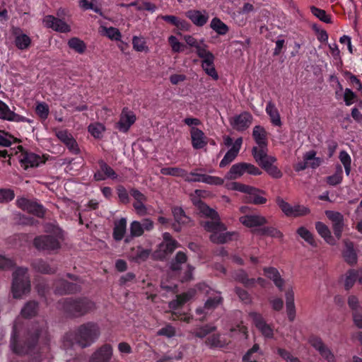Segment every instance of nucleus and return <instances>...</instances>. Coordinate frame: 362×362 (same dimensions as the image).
<instances>
[{"label":"nucleus","instance_id":"17","mask_svg":"<svg viewBox=\"0 0 362 362\" xmlns=\"http://www.w3.org/2000/svg\"><path fill=\"white\" fill-rule=\"evenodd\" d=\"M243 144L242 138L235 140L232 147L226 152L219 163L220 168H224L233 162L237 157Z\"/></svg>","mask_w":362,"mask_h":362},{"label":"nucleus","instance_id":"4","mask_svg":"<svg viewBox=\"0 0 362 362\" xmlns=\"http://www.w3.org/2000/svg\"><path fill=\"white\" fill-rule=\"evenodd\" d=\"M197 289L200 293L208 296V299L206 300L204 307L197 309L196 312L197 314L204 313L206 315L221 304L222 298L219 292L213 290L204 284L198 285Z\"/></svg>","mask_w":362,"mask_h":362},{"label":"nucleus","instance_id":"35","mask_svg":"<svg viewBox=\"0 0 362 362\" xmlns=\"http://www.w3.org/2000/svg\"><path fill=\"white\" fill-rule=\"evenodd\" d=\"M265 110L267 114L269 116L272 124L280 127L281 125V117L275 104L272 101L268 102Z\"/></svg>","mask_w":362,"mask_h":362},{"label":"nucleus","instance_id":"15","mask_svg":"<svg viewBox=\"0 0 362 362\" xmlns=\"http://www.w3.org/2000/svg\"><path fill=\"white\" fill-rule=\"evenodd\" d=\"M0 119L13 122H30V119L26 117L16 114L11 111L9 107L2 100H0Z\"/></svg>","mask_w":362,"mask_h":362},{"label":"nucleus","instance_id":"40","mask_svg":"<svg viewBox=\"0 0 362 362\" xmlns=\"http://www.w3.org/2000/svg\"><path fill=\"white\" fill-rule=\"evenodd\" d=\"M262 356L259 346L255 344L251 349L243 356V362H257V359Z\"/></svg>","mask_w":362,"mask_h":362},{"label":"nucleus","instance_id":"45","mask_svg":"<svg viewBox=\"0 0 362 362\" xmlns=\"http://www.w3.org/2000/svg\"><path fill=\"white\" fill-rule=\"evenodd\" d=\"M303 158L307 160L308 168H316L322 163L321 158L316 157V152L314 151L306 152L303 155Z\"/></svg>","mask_w":362,"mask_h":362},{"label":"nucleus","instance_id":"48","mask_svg":"<svg viewBox=\"0 0 362 362\" xmlns=\"http://www.w3.org/2000/svg\"><path fill=\"white\" fill-rule=\"evenodd\" d=\"M187 261V255L182 252H178L175 259L172 261L170 268L173 271H178L182 269V264Z\"/></svg>","mask_w":362,"mask_h":362},{"label":"nucleus","instance_id":"50","mask_svg":"<svg viewBox=\"0 0 362 362\" xmlns=\"http://www.w3.org/2000/svg\"><path fill=\"white\" fill-rule=\"evenodd\" d=\"M310 11L313 15L315 16L321 21L326 23H332L331 16L327 14L325 10L318 8L315 6H311Z\"/></svg>","mask_w":362,"mask_h":362},{"label":"nucleus","instance_id":"43","mask_svg":"<svg viewBox=\"0 0 362 362\" xmlns=\"http://www.w3.org/2000/svg\"><path fill=\"white\" fill-rule=\"evenodd\" d=\"M88 131L94 138L100 139L103 136L105 127L101 123L94 122L89 124L88 127Z\"/></svg>","mask_w":362,"mask_h":362},{"label":"nucleus","instance_id":"46","mask_svg":"<svg viewBox=\"0 0 362 362\" xmlns=\"http://www.w3.org/2000/svg\"><path fill=\"white\" fill-rule=\"evenodd\" d=\"M210 25L219 35H225L228 31V26L218 18H213Z\"/></svg>","mask_w":362,"mask_h":362},{"label":"nucleus","instance_id":"20","mask_svg":"<svg viewBox=\"0 0 362 362\" xmlns=\"http://www.w3.org/2000/svg\"><path fill=\"white\" fill-rule=\"evenodd\" d=\"M135 121L136 116L134 112L127 109H123L117 123V128L121 132H127Z\"/></svg>","mask_w":362,"mask_h":362},{"label":"nucleus","instance_id":"42","mask_svg":"<svg viewBox=\"0 0 362 362\" xmlns=\"http://www.w3.org/2000/svg\"><path fill=\"white\" fill-rule=\"evenodd\" d=\"M161 174L164 175H171L174 177H182L185 179L187 171L185 169L177 167L163 168L160 170Z\"/></svg>","mask_w":362,"mask_h":362},{"label":"nucleus","instance_id":"18","mask_svg":"<svg viewBox=\"0 0 362 362\" xmlns=\"http://www.w3.org/2000/svg\"><path fill=\"white\" fill-rule=\"evenodd\" d=\"M239 221L247 228L262 226L267 223V219L260 214L242 216L239 218Z\"/></svg>","mask_w":362,"mask_h":362},{"label":"nucleus","instance_id":"41","mask_svg":"<svg viewBox=\"0 0 362 362\" xmlns=\"http://www.w3.org/2000/svg\"><path fill=\"white\" fill-rule=\"evenodd\" d=\"M252 135L257 145L267 144V134L264 129L260 126H255L253 129Z\"/></svg>","mask_w":362,"mask_h":362},{"label":"nucleus","instance_id":"8","mask_svg":"<svg viewBox=\"0 0 362 362\" xmlns=\"http://www.w3.org/2000/svg\"><path fill=\"white\" fill-rule=\"evenodd\" d=\"M163 242L158 246L156 257L162 259L171 254L178 246V243L174 240L169 233L163 234Z\"/></svg>","mask_w":362,"mask_h":362},{"label":"nucleus","instance_id":"26","mask_svg":"<svg viewBox=\"0 0 362 362\" xmlns=\"http://www.w3.org/2000/svg\"><path fill=\"white\" fill-rule=\"evenodd\" d=\"M197 290L195 288H192L189 290L186 293L177 296V298L175 300L170 302V308L173 310H176L179 308L182 305L188 302L189 300L192 299L195 296Z\"/></svg>","mask_w":362,"mask_h":362},{"label":"nucleus","instance_id":"44","mask_svg":"<svg viewBox=\"0 0 362 362\" xmlns=\"http://www.w3.org/2000/svg\"><path fill=\"white\" fill-rule=\"evenodd\" d=\"M69 47L78 54H83L86 49V43L78 37H72L68 41Z\"/></svg>","mask_w":362,"mask_h":362},{"label":"nucleus","instance_id":"38","mask_svg":"<svg viewBox=\"0 0 362 362\" xmlns=\"http://www.w3.org/2000/svg\"><path fill=\"white\" fill-rule=\"evenodd\" d=\"M127 220L122 218L115 223L113 237L116 240H121L126 232Z\"/></svg>","mask_w":362,"mask_h":362},{"label":"nucleus","instance_id":"49","mask_svg":"<svg viewBox=\"0 0 362 362\" xmlns=\"http://www.w3.org/2000/svg\"><path fill=\"white\" fill-rule=\"evenodd\" d=\"M234 278L236 281L242 283L247 287H252L255 285V279H249L246 272L240 270L235 274Z\"/></svg>","mask_w":362,"mask_h":362},{"label":"nucleus","instance_id":"31","mask_svg":"<svg viewBox=\"0 0 362 362\" xmlns=\"http://www.w3.org/2000/svg\"><path fill=\"white\" fill-rule=\"evenodd\" d=\"M79 289L77 284L70 283L65 280H59L55 284V292L59 294H66L76 292Z\"/></svg>","mask_w":362,"mask_h":362},{"label":"nucleus","instance_id":"6","mask_svg":"<svg viewBox=\"0 0 362 362\" xmlns=\"http://www.w3.org/2000/svg\"><path fill=\"white\" fill-rule=\"evenodd\" d=\"M64 308L74 316L83 315L95 308V303L88 299L66 300Z\"/></svg>","mask_w":362,"mask_h":362},{"label":"nucleus","instance_id":"63","mask_svg":"<svg viewBox=\"0 0 362 362\" xmlns=\"http://www.w3.org/2000/svg\"><path fill=\"white\" fill-rule=\"evenodd\" d=\"M203 182L210 185L220 186L224 183V179L218 176H212L205 174Z\"/></svg>","mask_w":362,"mask_h":362},{"label":"nucleus","instance_id":"11","mask_svg":"<svg viewBox=\"0 0 362 362\" xmlns=\"http://www.w3.org/2000/svg\"><path fill=\"white\" fill-rule=\"evenodd\" d=\"M16 204L19 208L30 214H34L38 217H42L45 214V209L42 206L37 202H32L25 198H18Z\"/></svg>","mask_w":362,"mask_h":362},{"label":"nucleus","instance_id":"10","mask_svg":"<svg viewBox=\"0 0 362 362\" xmlns=\"http://www.w3.org/2000/svg\"><path fill=\"white\" fill-rule=\"evenodd\" d=\"M309 344L317 350L321 356L328 362H334L335 356L332 351L323 343L322 340L317 337H310Z\"/></svg>","mask_w":362,"mask_h":362},{"label":"nucleus","instance_id":"60","mask_svg":"<svg viewBox=\"0 0 362 362\" xmlns=\"http://www.w3.org/2000/svg\"><path fill=\"white\" fill-rule=\"evenodd\" d=\"M129 230L132 237H139L144 233L143 226L137 221H134L131 223Z\"/></svg>","mask_w":362,"mask_h":362},{"label":"nucleus","instance_id":"39","mask_svg":"<svg viewBox=\"0 0 362 362\" xmlns=\"http://www.w3.org/2000/svg\"><path fill=\"white\" fill-rule=\"evenodd\" d=\"M100 29V34L106 36L110 40L115 41L121 40L122 34L117 28L114 27L101 26Z\"/></svg>","mask_w":362,"mask_h":362},{"label":"nucleus","instance_id":"58","mask_svg":"<svg viewBox=\"0 0 362 362\" xmlns=\"http://www.w3.org/2000/svg\"><path fill=\"white\" fill-rule=\"evenodd\" d=\"M343 170L341 166L337 168V172L327 178V182L330 185L339 184L342 180Z\"/></svg>","mask_w":362,"mask_h":362},{"label":"nucleus","instance_id":"33","mask_svg":"<svg viewBox=\"0 0 362 362\" xmlns=\"http://www.w3.org/2000/svg\"><path fill=\"white\" fill-rule=\"evenodd\" d=\"M193 202L194 204L196 205L199 212L202 216L210 218L211 219L210 221H216L219 220L216 211L209 208L204 202H202L200 200H194Z\"/></svg>","mask_w":362,"mask_h":362},{"label":"nucleus","instance_id":"23","mask_svg":"<svg viewBox=\"0 0 362 362\" xmlns=\"http://www.w3.org/2000/svg\"><path fill=\"white\" fill-rule=\"evenodd\" d=\"M264 191L252 186L251 189L245 197V202L256 205L264 204L267 201V198L264 197Z\"/></svg>","mask_w":362,"mask_h":362},{"label":"nucleus","instance_id":"21","mask_svg":"<svg viewBox=\"0 0 362 362\" xmlns=\"http://www.w3.org/2000/svg\"><path fill=\"white\" fill-rule=\"evenodd\" d=\"M12 33L15 37V45L18 49L24 50L30 47L31 44L30 37L26 34L23 33L20 28H13Z\"/></svg>","mask_w":362,"mask_h":362},{"label":"nucleus","instance_id":"64","mask_svg":"<svg viewBox=\"0 0 362 362\" xmlns=\"http://www.w3.org/2000/svg\"><path fill=\"white\" fill-rule=\"evenodd\" d=\"M278 354L287 362H301L298 358L294 357L289 351L284 349H277Z\"/></svg>","mask_w":362,"mask_h":362},{"label":"nucleus","instance_id":"12","mask_svg":"<svg viewBox=\"0 0 362 362\" xmlns=\"http://www.w3.org/2000/svg\"><path fill=\"white\" fill-rule=\"evenodd\" d=\"M43 24L46 28L60 33H69L71 30L70 26L64 21L53 16H46L43 18Z\"/></svg>","mask_w":362,"mask_h":362},{"label":"nucleus","instance_id":"2","mask_svg":"<svg viewBox=\"0 0 362 362\" xmlns=\"http://www.w3.org/2000/svg\"><path fill=\"white\" fill-rule=\"evenodd\" d=\"M205 230L211 233L210 240L217 244L226 243L233 239H237L238 234L235 232H227L226 226L219 220L206 221L202 223Z\"/></svg>","mask_w":362,"mask_h":362},{"label":"nucleus","instance_id":"37","mask_svg":"<svg viewBox=\"0 0 362 362\" xmlns=\"http://www.w3.org/2000/svg\"><path fill=\"white\" fill-rule=\"evenodd\" d=\"M356 280H358V281L362 284V272L355 270L348 272L344 281L345 288L349 290L354 286Z\"/></svg>","mask_w":362,"mask_h":362},{"label":"nucleus","instance_id":"28","mask_svg":"<svg viewBox=\"0 0 362 362\" xmlns=\"http://www.w3.org/2000/svg\"><path fill=\"white\" fill-rule=\"evenodd\" d=\"M315 228L318 234L327 243L331 245H334L337 243V240L332 235L331 231L327 225L322 222L318 221L315 223Z\"/></svg>","mask_w":362,"mask_h":362},{"label":"nucleus","instance_id":"54","mask_svg":"<svg viewBox=\"0 0 362 362\" xmlns=\"http://www.w3.org/2000/svg\"><path fill=\"white\" fill-rule=\"evenodd\" d=\"M35 112L41 119L45 120L48 117L49 108L47 104L40 102L37 103Z\"/></svg>","mask_w":362,"mask_h":362},{"label":"nucleus","instance_id":"25","mask_svg":"<svg viewBox=\"0 0 362 362\" xmlns=\"http://www.w3.org/2000/svg\"><path fill=\"white\" fill-rule=\"evenodd\" d=\"M190 134L192 138V144L194 148H202L206 145L207 142L206 136L202 130L192 127L190 130Z\"/></svg>","mask_w":362,"mask_h":362},{"label":"nucleus","instance_id":"30","mask_svg":"<svg viewBox=\"0 0 362 362\" xmlns=\"http://www.w3.org/2000/svg\"><path fill=\"white\" fill-rule=\"evenodd\" d=\"M268 159L269 160L265 161L264 165L261 167L273 178H281L283 176V173L279 168L274 165L276 161V158L274 156L273 158H269Z\"/></svg>","mask_w":362,"mask_h":362},{"label":"nucleus","instance_id":"19","mask_svg":"<svg viewBox=\"0 0 362 362\" xmlns=\"http://www.w3.org/2000/svg\"><path fill=\"white\" fill-rule=\"evenodd\" d=\"M112 356V346L104 344L93 354L90 362H108Z\"/></svg>","mask_w":362,"mask_h":362},{"label":"nucleus","instance_id":"62","mask_svg":"<svg viewBox=\"0 0 362 362\" xmlns=\"http://www.w3.org/2000/svg\"><path fill=\"white\" fill-rule=\"evenodd\" d=\"M263 235H267L272 238L281 239L283 238V233L277 228L274 227H267L264 228L260 230Z\"/></svg>","mask_w":362,"mask_h":362},{"label":"nucleus","instance_id":"52","mask_svg":"<svg viewBox=\"0 0 362 362\" xmlns=\"http://www.w3.org/2000/svg\"><path fill=\"white\" fill-rule=\"evenodd\" d=\"M37 312V304L34 301L28 302L21 310V315L24 317H31Z\"/></svg>","mask_w":362,"mask_h":362},{"label":"nucleus","instance_id":"9","mask_svg":"<svg viewBox=\"0 0 362 362\" xmlns=\"http://www.w3.org/2000/svg\"><path fill=\"white\" fill-rule=\"evenodd\" d=\"M199 57L202 59V67L205 73L213 79L217 80L218 78V75L214 66V55L207 49L199 55Z\"/></svg>","mask_w":362,"mask_h":362},{"label":"nucleus","instance_id":"16","mask_svg":"<svg viewBox=\"0 0 362 362\" xmlns=\"http://www.w3.org/2000/svg\"><path fill=\"white\" fill-rule=\"evenodd\" d=\"M55 135L74 153H79V148L76 140L67 130H55Z\"/></svg>","mask_w":362,"mask_h":362},{"label":"nucleus","instance_id":"24","mask_svg":"<svg viewBox=\"0 0 362 362\" xmlns=\"http://www.w3.org/2000/svg\"><path fill=\"white\" fill-rule=\"evenodd\" d=\"M185 15L197 26H203L209 20V14L206 11L189 10Z\"/></svg>","mask_w":362,"mask_h":362},{"label":"nucleus","instance_id":"36","mask_svg":"<svg viewBox=\"0 0 362 362\" xmlns=\"http://www.w3.org/2000/svg\"><path fill=\"white\" fill-rule=\"evenodd\" d=\"M245 163H238L231 166L229 171L226 174V180H235L245 173Z\"/></svg>","mask_w":362,"mask_h":362},{"label":"nucleus","instance_id":"61","mask_svg":"<svg viewBox=\"0 0 362 362\" xmlns=\"http://www.w3.org/2000/svg\"><path fill=\"white\" fill-rule=\"evenodd\" d=\"M99 165L107 178L116 179L117 177V175L114 171V170L103 160L99 161Z\"/></svg>","mask_w":362,"mask_h":362},{"label":"nucleus","instance_id":"13","mask_svg":"<svg viewBox=\"0 0 362 362\" xmlns=\"http://www.w3.org/2000/svg\"><path fill=\"white\" fill-rule=\"evenodd\" d=\"M250 317L252 319L256 327L261 332L262 335L267 338H272L274 335V331L272 327L267 324L262 316L257 313H250Z\"/></svg>","mask_w":362,"mask_h":362},{"label":"nucleus","instance_id":"55","mask_svg":"<svg viewBox=\"0 0 362 362\" xmlns=\"http://www.w3.org/2000/svg\"><path fill=\"white\" fill-rule=\"evenodd\" d=\"M16 141L17 139L11 134L5 132H0V146L8 147Z\"/></svg>","mask_w":362,"mask_h":362},{"label":"nucleus","instance_id":"59","mask_svg":"<svg viewBox=\"0 0 362 362\" xmlns=\"http://www.w3.org/2000/svg\"><path fill=\"white\" fill-rule=\"evenodd\" d=\"M251 187L252 186L242 184L240 182H233L228 185V189L238 191L247 195L250 189H251Z\"/></svg>","mask_w":362,"mask_h":362},{"label":"nucleus","instance_id":"1","mask_svg":"<svg viewBox=\"0 0 362 362\" xmlns=\"http://www.w3.org/2000/svg\"><path fill=\"white\" fill-rule=\"evenodd\" d=\"M100 334L99 326L94 322H88L81 325L75 333L66 334L64 346L66 347L76 344L81 347L88 346L97 340Z\"/></svg>","mask_w":362,"mask_h":362},{"label":"nucleus","instance_id":"34","mask_svg":"<svg viewBox=\"0 0 362 362\" xmlns=\"http://www.w3.org/2000/svg\"><path fill=\"white\" fill-rule=\"evenodd\" d=\"M183 38L189 47L196 49V52L198 56L208 49V46L204 43V40H198L189 35H185Z\"/></svg>","mask_w":362,"mask_h":362},{"label":"nucleus","instance_id":"14","mask_svg":"<svg viewBox=\"0 0 362 362\" xmlns=\"http://www.w3.org/2000/svg\"><path fill=\"white\" fill-rule=\"evenodd\" d=\"M252 121L251 114L244 112L230 119V124L237 131H243L248 128Z\"/></svg>","mask_w":362,"mask_h":362},{"label":"nucleus","instance_id":"27","mask_svg":"<svg viewBox=\"0 0 362 362\" xmlns=\"http://www.w3.org/2000/svg\"><path fill=\"white\" fill-rule=\"evenodd\" d=\"M175 223L173 228L176 231H180L181 226L189 222V218L187 216L181 208L175 207L173 209Z\"/></svg>","mask_w":362,"mask_h":362},{"label":"nucleus","instance_id":"56","mask_svg":"<svg viewBox=\"0 0 362 362\" xmlns=\"http://www.w3.org/2000/svg\"><path fill=\"white\" fill-rule=\"evenodd\" d=\"M30 337L32 340L35 341L40 335L45 334L46 332V325L45 322H42L40 325L37 326H33L31 329Z\"/></svg>","mask_w":362,"mask_h":362},{"label":"nucleus","instance_id":"7","mask_svg":"<svg viewBox=\"0 0 362 362\" xmlns=\"http://www.w3.org/2000/svg\"><path fill=\"white\" fill-rule=\"evenodd\" d=\"M325 213L332 223L335 237L337 240H339L341 238L342 232L345 227L344 216L338 211L331 210H327Z\"/></svg>","mask_w":362,"mask_h":362},{"label":"nucleus","instance_id":"51","mask_svg":"<svg viewBox=\"0 0 362 362\" xmlns=\"http://www.w3.org/2000/svg\"><path fill=\"white\" fill-rule=\"evenodd\" d=\"M297 233L303 238L305 242L312 246H316V243L314 237L311 232L306 228L301 226L298 228Z\"/></svg>","mask_w":362,"mask_h":362},{"label":"nucleus","instance_id":"47","mask_svg":"<svg viewBox=\"0 0 362 362\" xmlns=\"http://www.w3.org/2000/svg\"><path fill=\"white\" fill-rule=\"evenodd\" d=\"M132 46L136 52H148V47L146 45L145 39L142 37L134 36L132 38Z\"/></svg>","mask_w":362,"mask_h":362},{"label":"nucleus","instance_id":"22","mask_svg":"<svg viewBox=\"0 0 362 362\" xmlns=\"http://www.w3.org/2000/svg\"><path fill=\"white\" fill-rule=\"evenodd\" d=\"M20 162L22 167L25 169L28 168L37 167L42 163V159L39 156L33 153L22 152L20 158Z\"/></svg>","mask_w":362,"mask_h":362},{"label":"nucleus","instance_id":"29","mask_svg":"<svg viewBox=\"0 0 362 362\" xmlns=\"http://www.w3.org/2000/svg\"><path fill=\"white\" fill-rule=\"evenodd\" d=\"M264 275L273 281L274 284L279 290L282 291L284 285V280L281 277L279 271L274 267H264L263 269Z\"/></svg>","mask_w":362,"mask_h":362},{"label":"nucleus","instance_id":"5","mask_svg":"<svg viewBox=\"0 0 362 362\" xmlns=\"http://www.w3.org/2000/svg\"><path fill=\"white\" fill-rule=\"evenodd\" d=\"M63 240L62 232L57 229L54 235H40L35 238L34 245L39 250L52 251L60 247Z\"/></svg>","mask_w":362,"mask_h":362},{"label":"nucleus","instance_id":"3","mask_svg":"<svg viewBox=\"0 0 362 362\" xmlns=\"http://www.w3.org/2000/svg\"><path fill=\"white\" fill-rule=\"evenodd\" d=\"M30 291L28 269L19 267L13 274L12 293L15 298H21Z\"/></svg>","mask_w":362,"mask_h":362},{"label":"nucleus","instance_id":"53","mask_svg":"<svg viewBox=\"0 0 362 362\" xmlns=\"http://www.w3.org/2000/svg\"><path fill=\"white\" fill-rule=\"evenodd\" d=\"M33 266L35 270L44 274H50L55 271L54 268L51 267L45 262L41 259L35 261L33 263Z\"/></svg>","mask_w":362,"mask_h":362},{"label":"nucleus","instance_id":"32","mask_svg":"<svg viewBox=\"0 0 362 362\" xmlns=\"http://www.w3.org/2000/svg\"><path fill=\"white\" fill-rule=\"evenodd\" d=\"M252 155L256 162L258 163L260 166L263 165L264 162L269 160L268 158L274 157L267 155V144L258 145L257 147H253Z\"/></svg>","mask_w":362,"mask_h":362},{"label":"nucleus","instance_id":"57","mask_svg":"<svg viewBox=\"0 0 362 362\" xmlns=\"http://www.w3.org/2000/svg\"><path fill=\"white\" fill-rule=\"evenodd\" d=\"M276 204L281 209L284 214L287 216H291L293 206L284 200L281 197H278L276 199Z\"/></svg>","mask_w":362,"mask_h":362}]
</instances>
